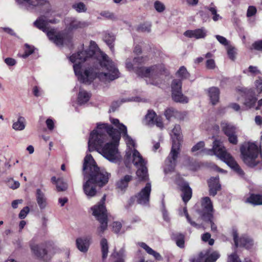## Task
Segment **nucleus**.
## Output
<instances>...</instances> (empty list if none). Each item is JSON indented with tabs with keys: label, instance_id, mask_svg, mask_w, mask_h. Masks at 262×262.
Returning a JSON list of instances; mask_svg holds the SVG:
<instances>
[{
	"label": "nucleus",
	"instance_id": "nucleus-1",
	"mask_svg": "<svg viewBox=\"0 0 262 262\" xmlns=\"http://www.w3.org/2000/svg\"><path fill=\"white\" fill-rule=\"evenodd\" d=\"M69 59L74 63L75 74L80 82L90 84L98 78L101 82L107 83L119 76L115 63L106 54L98 50L94 41H90L88 50L73 54Z\"/></svg>",
	"mask_w": 262,
	"mask_h": 262
},
{
	"label": "nucleus",
	"instance_id": "nucleus-2",
	"mask_svg": "<svg viewBox=\"0 0 262 262\" xmlns=\"http://www.w3.org/2000/svg\"><path fill=\"white\" fill-rule=\"evenodd\" d=\"M111 122L117 127L116 130L106 123H98L96 129L90 134L88 147L89 151L97 150L110 161L117 163L121 157L118 151V146L122 135L127 146L126 151L136 150L135 141L127 134L126 126L117 119L111 118Z\"/></svg>",
	"mask_w": 262,
	"mask_h": 262
},
{
	"label": "nucleus",
	"instance_id": "nucleus-3",
	"mask_svg": "<svg viewBox=\"0 0 262 262\" xmlns=\"http://www.w3.org/2000/svg\"><path fill=\"white\" fill-rule=\"evenodd\" d=\"M17 3L27 10L41 14L34 22V25L46 33L49 39L58 46L70 43L72 36L64 31L56 32L54 29H49V24H57L59 20L52 18L55 11L48 0H16Z\"/></svg>",
	"mask_w": 262,
	"mask_h": 262
},
{
	"label": "nucleus",
	"instance_id": "nucleus-4",
	"mask_svg": "<svg viewBox=\"0 0 262 262\" xmlns=\"http://www.w3.org/2000/svg\"><path fill=\"white\" fill-rule=\"evenodd\" d=\"M84 180L83 189L88 198L94 196L96 193V184L102 186L108 182L110 174L103 169L100 170L93 158L87 154L83 165Z\"/></svg>",
	"mask_w": 262,
	"mask_h": 262
},
{
	"label": "nucleus",
	"instance_id": "nucleus-5",
	"mask_svg": "<svg viewBox=\"0 0 262 262\" xmlns=\"http://www.w3.org/2000/svg\"><path fill=\"white\" fill-rule=\"evenodd\" d=\"M204 142L200 141L192 147L191 151L192 152H198L204 150L207 155L210 156L215 155L219 159L226 163L237 174L240 176L244 174V171L240 168L233 157L227 151L223 143L220 140H215L214 141L212 149H204Z\"/></svg>",
	"mask_w": 262,
	"mask_h": 262
},
{
	"label": "nucleus",
	"instance_id": "nucleus-6",
	"mask_svg": "<svg viewBox=\"0 0 262 262\" xmlns=\"http://www.w3.org/2000/svg\"><path fill=\"white\" fill-rule=\"evenodd\" d=\"M134 62L132 63L130 59L126 61V68L129 71H134L136 74L144 78L148 84L159 86L163 82V77L167 74V69L164 64L158 63L150 67H142L135 69Z\"/></svg>",
	"mask_w": 262,
	"mask_h": 262
},
{
	"label": "nucleus",
	"instance_id": "nucleus-7",
	"mask_svg": "<svg viewBox=\"0 0 262 262\" xmlns=\"http://www.w3.org/2000/svg\"><path fill=\"white\" fill-rule=\"evenodd\" d=\"M170 135L172 145L170 152L165 161L164 171L166 173L173 171L176 165L177 159L180 152V142L182 139L180 126L176 125Z\"/></svg>",
	"mask_w": 262,
	"mask_h": 262
},
{
	"label": "nucleus",
	"instance_id": "nucleus-8",
	"mask_svg": "<svg viewBox=\"0 0 262 262\" xmlns=\"http://www.w3.org/2000/svg\"><path fill=\"white\" fill-rule=\"evenodd\" d=\"M242 158L244 163L250 167H254L260 163L259 149L254 143H244L241 147Z\"/></svg>",
	"mask_w": 262,
	"mask_h": 262
},
{
	"label": "nucleus",
	"instance_id": "nucleus-9",
	"mask_svg": "<svg viewBox=\"0 0 262 262\" xmlns=\"http://www.w3.org/2000/svg\"><path fill=\"white\" fill-rule=\"evenodd\" d=\"M133 163L138 168L136 173L142 180H146L147 177V169L145 166L146 162L137 150L126 151L125 163Z\"/></svg>",
	"mask_w": 262,
	"mask_h": 262
},
{
	"label": "nucleus",
	"instance_id": "nucleus-10",
	"mask_svg": "<svg viewBox=\"0 0 262 262\" xmlns=\"http://www.w3.org/2000/svg\"><path fill=\"white\" fill-rule=\"evenodd\" d=\"M105 201V195H104L101 201L98 204L94 205L91 209L93 212V215L99 222L100 225L97 229V233L100 236H102L104 231L107 228V217L108 214L104 202Z\"/></svg>",
	"mask_w": 262,
	"mask_h": 262
},
{
	"label": "nucleus",
	"instance_id": "nucleus-11",
	"mask_svg": "<svg viewBox=\"0 0 262 262\" xmlns=\"http://www.w3.org/2000/svg\"><path fill=\"white\" fill-rule=\"evenodd\" d=\"M66 30L68 32L80 31L83 30L90 25L87 21L79 20L75 17H67L64 19Z\"/></svg>",
	"mask_w": 262,
	"mask_h": 262
},
{
	"label": "nucleus",
	"instance_id": "nucleus-12",
	"mask_svg": "<svg viewBox=\"0 0 262 262\" xmlns=\"http://www.w3.org/2000/svg\"><path fill=\"white\" fill-rule=\"evenodd\" d=\"M151 186L150 183H146L134 196L138 204L142 205H147L149 202Z\"/></svg>",
	"mask_w": 262,
	"mask_h": 262
},
{
	"label": "nucleus",
	"instance_id": "nucleus-13",
	"mask_svg": "<svg viewBox=\"0 0 262 262\" xmlns=\"http://www.w3.org/2000/svg\"><path fill=\"white\" fill-rule=\"evenodd\" d=\"M30 247L32 251L37 257L43 258L45 260H48L51 257V255L55 253L56 248H53L52 250H49L48 252L46 251L42 245H36L34 243H31Z\"/></svg>",
	"mask_w": 262,
	"mask_h": 262
},
{
	"label": "nucleus",
	"instance_id": "nucleus-14",
	"mask_svg": "<svg viewBox=\"0 0 262 262\" xmlns=\"http://www.w3.org/2000/svg\"><path fill=\"white\" fill-rule=\"evenodd\" d=\"M232 234L236 247L239 246L250 249L253 245V241L249 236L242 235L238 237L237 231L235 229L232 230Z\"/></svg>",
	"mask_w": 262,
	"mask_h": 262
},
{
	"label": "nucleus",
	"instance_id": "nucleus-15",
	"mask_svg": "<svg viewBox=\"0 0 262 262\" xmlns=\"http://www.w3.org/2000/svg\"><path fill=\"white\" fill-rule=\"evenodd\" d=\"M202 210L200 213L203 220H210L213 217V205L209 197H204L202 200Z\"/></svg>",
	"mask_w": 262,
	"mask_h": 262
},
{
	"label": "nucleus",
	"instance_id": "nucleus-16",
	"mask_svg": "<svg viewBox=\"0 0 262 262\" xmlns=\"http://www.w3.org/2000/svg\"><path fill=\"white\" fill-rule=\"evenodd\" d=\"M144 123L150 126L156 125L162 129L164 127L162 119L161 117L158 116L156 113L152 111H148L144 119Z\"/></svg>",
	"mask_w": 262,
	"mask_h": 262
},
{
	"label": "nucleus",
	"instance_id": "nucleus-17",
	"mask_svg": "<svg viewBox=\"0 0 262 262\" xmlns=\"http://www.w3.org/2000/svg\"><path fill=\"white\" fill-rule=\"evenodd\" d=\"M221 127L225 134L228 137L230 143L236 144L237 143V138L235 135V127L226 121H223L221 123Z\"/></svg>",
	"mask_w": 262,
	"mask_h": 262
},
{
	"label": "nucleus",
	"instance_id": "nucleus-18",
	"mask_svg": "<svg viewBox=\"0 0 262 262\" xmlns=\"http://www.w3.org/2000/svg\"><path fill=\"white\" fill-rule=\"evenodd\" d=\"M207 30L202 28L195 30H189L184 33V35L189 38H194L195 39L204 38L207 35Z\"/></svg>",
	"mask_w": 262,
	"mask_h": 262
},
{
	"label": "nucleus",
	"instance_id": "nucleus-19",
	"mask_svg": "<svg viewBox=\"0 0 262 262\" xmlns=\"http://www.w3.org/2000/svg\"><path fill=\"white\" fill-rule=\"evenodd\" d=\"M164 116L168 120H170L173 118L182 120L184 118V115L183 113L179 112L172 107L167 108L165 111Z\"/></svg>",
	"mask_w": 262,
	"mask_h": 262
},
{
	"label": "nucleus",
	"instance_id": "nucleus-20",
	"mask_svg": "<svg viewBox=\"0 0 262 262\" xmlns=\"http://www.w3.org/2000/svg\"><path fill=\"white\" fill-rule=\"evenodd\" d=\"M245 100L244 102V105L248 108H251L253 107L256 101L257 96L255 93H253L252 90H248L247 92L245 93Z\"/></svg>",
	"mask_w": 262,
	"mask_h": 262
},
{
	"label": "nucleus",
	"instance_id": "nucleus-21",
	"mask_svg": "<svg viewBox=\"0 0 262 262\" xmlns=\"http://www.w3.org/2000/svg\"><path fill=\"white\" fill-rule=\"evenodd\" d=\"M208 185L210 194L214 196L221 188L219 177L211 178L208 181Z\"/></svg>",
	"mask_w": 262,
	"mask_h": 262
},
{
	"label": "nucleus",
	"instance_id": "nucleus-22",
	"mask_svg": "<svg viewBox=\"0 0 262 262\" xmlns=\"http://www.w3.org/2000/svg\"><path fill=\"white\" fill-rule=\"evenodd\" d=\"M78 249L82 252H86L88 250L90 242V239L86 237L78 238L76 241Z\"/></svg>",
	"mask_w": 262,
	"mask_h": 262
},
{
	"label": "nucleus",
	"instance_id": "nucleus-23",
	"mask_svg": "<svg viewBox=\"0 0 262 262\" xmlns=\"http://www.w3.org/2000/svg\"><path fill=\"white\" fill-rule=\"evenodd\" d=\"M181 190L182 192L181 194L183 201L186 203L191 198L192 196V190L188 184L184 182L181 185H180Z\"/></svg>",
	"mask_w": 262,
	"mask_h": 262
},
{
	"label": "nucleus",
	"instance_id": "nucleus-24",
	"mask_svg": "<svg viewBox=\"0 0 262 262\" xmlns=\"http://www.w3.org/2000/svg\"><path fill=\"white\" fill-rule=\"evenodd\" d=\"M51 181L53 184L56 185L58 191H66L68 188V183L62 178L57 179L55 177H52Z\"/></svg>",
	"mask_w": 262,
	"mask_h": 262
},
{
	"label": "nucleus",
	"instance_id": "nucleus-25",
	"mask_svg": "<svg viewBox=\"0 0 262 262\" xmlns=\"http://www.w3.org/2000/svg\"><path fill=\"white\" fill-rule=\"evenodd\" d=\"M36 200L40 209H44L47 205V199L44 193L40 189L36 190Z\"/></svg>",
	"mask_w": 262,
	"mask_h": 262
},
{
	"label": "nucleus",
	"instance_id": "nucleus-26",
	"mask_svg": "<svg viewBox=\"0 0 262 262\" xmlns=\"http://www.w3.org/2000/svg\"><path fill=\"white\" fill-rule=\"evenodd\" d=\"M139 245L144 250H145V251L148 254L152 255L155 258V259L157 260H161L162 259V257L161 255L160 254V253L154 250L148 245H147L145 243H139Z\"/></svg>",
	"mask_w": 262,
	"mask_h": 262
},
{
	"label": "nucleus",
	"instance_id": "nucleus-27",
	"mask_svg": "<svg viewBox=\"0 0 262 262\" xmlns=\"http://www.w3.org/2000/svg\"><path fill=\"white\" fill-rule=\"evenodd\" d=\"M220 91L218 88L212 87L208 90V96L212 104H216L219 100Z\"/></svg>",
	"mask_w": 262,
	"mask_h": 262
},
{
	"label": "nucleus",
	"instance_id": "nucleus-28",
	"mask_svg": "<svg viewBox=\"0 0 262 262\" xmlns=\"http://www.w3.org/2000/svg\"><path fill=\"white\" fill-rule=\"evenodd\" d=\"M203 256L204 262H214L219 258L220 254L216 251L211 252L208 250L205 253L203 252Z\"/></svg>",
	"mask_w": 262,
	"mask_h": 262
},
{
	"label": "nucleus",
	"instance_id": "nucleus-29",
	"mask_svg": "<svg viewBox=\"0 0 262 262\" xmlns=\"http://www.w3.org/2000/svg\"><path fill=\"white\" fill-rule=\"evenodd\" d=\"M132 179V177L126 175L117 182V186L121 191H124L128 186V182Z\"/></svg>",
	"mask_w": 262,
	"mask_h": 262
},
{
	"label": "nucleus",
	"instance_id": "nucleus-30",
	"mask_svg": "<svg viewBox=\"0 0 262 262\" xmlns=\"http://www.w3.org/2000/svg\"><path fill=\"white\" fill-rule=\"evenodd\" d=\"M26 126L25 119L21 116H19L17 121H14L12 124V128L16 131L23 130Z\"/></svg>",
	"mask_w": 262,
	"mask_h": 262
},
{
	"label": "nucleus",
	"instance_id": "nucleus-31",
	"mask_svg": "<svg viewBox=\"0 0 262 262\" xmlns=\"http://www.w3.org/2000/svg\"><path fill=\"white\" fill-rule=\"evenodd\" d=\"M90 94L84 90H80L78 95V103L81 105L86 103L90 98Z\"/></svg>",
	"mask_w": 262,
	"mask_h": 262
},
{
	"label": "nucleus",
	"instance_id": "nucleus-32",
	"mask_svg": "<svg viewBox=\"0 0 262 262\" xmlns=\"http://www.w3.org/2000/svg\"><path fill=\"white\" fill-rule=\"evenodd\" d=\"M171 95L172 99L176 102L187 103L188 101V98L182 94V91L173 92Z\"/></svg>",
	"mask_w": 262,
	"mask_h": 262
},
{
	"label": "nucleus",
	"instance_id": "nucleus-33",
	"mask_svg": "<svg viewBox=\"0 0 262 262\" xmlns=\"http://www.w3.org/2000/svg\"><path fill=\"white\" fill-rule=\"evenodd\" d=\"M205 9L211 13L213 16L212 19L214 21H217L222 19V17L217 13V9L214 4L211 3L209 6H206Z\"/></svg>",
	"mask_w": 262,
	"mask_h": 262
},
{
	"label": "nucleus",
	"instance_id": "nucleus-34",
	"mask_svg": "<svg viewBox=\"0 0 262 262\" xmlns=\"http://www.w3.org/2000/svg\"><path fill=\"white\" fill-rule=\"evenodd\" d=\"M247 202L255 205H262V195L252 194L247 199Z\"/></svg>",
	"mask_w": 262,
	"mask_h": 262
},
{
	"label": "nucleus",
	"instance_id": "nucleus-35",
	"mask_svg": "<svg viewBox=\"0 0 262 262\" xmlns=\"http://www.w3.org/2000/svg\"><path fill=\"white\" fill-rule=\"evenodd\" d=\"M103 39L107 45L110 47L111 50H113L114 46L113 42L115 40V36L114 34L110 33L105 34Z\"/></svg>",
	"mask_w": 262,
	"mask_h": 262
},
{
	"label": "nucleus",
	"instance_id": "nucleus-36",
	"mask_svg": "<svg viewBox=\"0 0 262 262\" xmlns=\"http://www.w3.org/2000/svg\"><path fill=\"white\" fill-rule=\"evenodd\" d=\"M176 76L177 77L180 78L178 80H181L182 81L184 79H187L189 77V74L187 72L186 69L183 66L180 67L177 71Z\"/></svg>",
	"mask_w": 262,
	"mask_h": 262
},
{
	"label": "nucleus",
	"instance_id": "nucleus-37",
	"mask_svg": "<svg viewBox=\"0 0 262 262\" xmlns=\"http://www.w3.org/2000/svg\"><path fill=\"white\" fill-rule=\"evenodd\" d=\"M100 245L102 258L104 259L107 257L108 254V246L107 240L104 238H102L100 242Z\"/></svg>",
	"mask_w": 262,
	"mask_h": 262
},
{
	"label": "nucleus",
	"instance_id": "nucleus-38",
	"mask_svg": "<svg viewBox=\"0 0 262 262\" xmlns=\"http://www.w3.org/2000/svg\"><path fill=\"white\" fill-rule=\"evenodd\" d=\"M153 6L156 11L158 13H163L166 10L164 3L159 0L155 1Z\"/></svg>",
	"mask_w": 262,
	"mask_h": 262
},
{
	"label": "nucleus",
	"instance_id": "nucleus-39",
	"mask_svg": "<svg viewBox=\"0 0 262 262\" xmlns=\"http://www.w3.org/2000/svg\"><path fill=\"white\" fill-rule=\"evenodd\" d=\"M171 93L177 91H182V81L178 79H174L171 85Z\"/></svg>",
	"mask_w": 262,
	"mask_h": 262
},
{
	"label": "nucleus",
	"instance_id": "nucleus-40",
	"mask_svg": "<svg viewBox=\"0 0 262 262\" xmlns=\"http://www.w3.org/2000/svg\"><path fill=\"white\" fill-rule=\"evenodd\" d=\"M72 8L78 13L85 12L87 8L85 5L81 2L76 3L72 5Z\"/></svg>",
	"mask_w": 262,
	"mask_h": 262
},
{
	"label": "nucleus",
	"instance_id": "nucleus-41",
	"mask_svg": "<svg viewBox=\"0 0 262 262\" xmlns=\"http://www.w3.org/2000/svg\"><path fill=\"white\" fill-rule=\"evenodd\" d=\"M255 90L253 91V93H255L256 96L262 93V79L259 78L254 82Z\"/></svg>",
	"mask_w": 262,
	"mask_h": 262
},
{
	"label": "nucleus",
	"instance_id": "nucleus-42",
	"mask_svg": "<svg viewBox=\"0 0 262 262\" xmlns=\"http://www.w3.org/2000/svg\"><path fill=\"white\" fill-rule=\"evenodd\" d=\"M174 238L178 247L180 248L184 247V236L183 234H177Z\"/></svg>",
	"mask_w": 262,
	"mask_h": 262
},
{
	"label": "nucleus",
	"instance_id": "nucleus-43",
	"mask_svg": "<svg viewBox=\"0 0 262 262\" xmlns=\"http://www.w3.org/2000/svg\"><path fill=\"white\" fill-rule=\"evenodd\" d=\"M179 214L181 215V216H185L187 220V221L193 226L194 227H197L198 228L199 227V225L196 224L195 222H192L190 220V217L189 216V215H188V213L187 212V209H186V207H184L183 208V211H180L179 212Z\"/></svg>",
	"mask_w": 262,
	"mask_h": 262
},
{
	"label": "nucleus",
	"instance_id": "nucleus-44",
	"mask_svg": "<svg viewBox=\"0 0 262 262\" xmlns=\"http://www.w3.org/2000/svg\"><path fill=\"white\" fill-rule=\"evenodd\" d=\"M133 61L136 64H145L148 61V58L147 56H141L135 57Z\"/></svg>",
	"mask_w": 262,
	"mask_h": 262
},
{
	"label": "nucleus",
	"instance_id": "nucleus-45",
	"mask_svg": "<svg viewBox=\"0 0 262 262\" xmlns=\"http://www.w3.org/2000/svg\"><path fill=\"white\" fill-rule=\"evenodd\" d=\"M25 53L22 55V57L23 58H26L28 56H29L30 55L33 53L34 51V48L33 47L30 46L28 45V44H26L25 46Z\"/></svg>",
	"mask_w": 262,
	"mask_h": 262
},
{
	"label": "nucleus",
	"instance_id": "nucleus-46",
	"mask_svg": "<svg viewBox=\"0 0 262 262\" xmlns=\"http://www.w3.org/2000/svg\"><path fill=\"white\" fill-rule=\"evenodd\" d=\"M245 73H250V75L252 76H255L260 74V71L258 70L256 67L250 66H249L248 70L247 72L244 71Z\"/></svg>",
	"mask_w": 262,
	"mask_h": 262
},
{
	"label": "nucleus",
	"instance_id": "nucleus-47",
	"mask_svg": "<svg viewBox=\"0 0 262 262\" xmlns=\"http://www.w3.org/2000/svg\"><path fill=\"white\" fill-rule=\"evenodd\" d=\"M139 30L142 32H149L151 29V24L150 23H144L141 25L139 28Z\"/></svg>",
	"mask_w": 262,
	"mask_h": 262
},
{
	"label": "nucleus",
	"instance_id": "nucleus-48",
	"mask_svg": "<svg viewBox=\"0 0 262 262\" xmlns=\"http://www.w3.org/2000/svg\"><path fill=\"white\" fill-rule=\"evenodd\" d=\"M211 235L209 233H206L202 235V239L204 242L208 241V243L210 245H213L214 244V240L211 238Z\"/></svg>",
	"mask_w": 262,
	"mask_h": 262
},
{
	"label": "nucleus",
	"instance_id": "nucleus-49",
	"mask_svg": "<svg viewBox=\"0 0 262 262\" xmlns=\"http://www.w3.org/2000/svg\"><path fill=\"white\" fill-rule=\"evenodd\" d=\"M30 211V209L29 207L26 206L24 207L23 209H21L18 214V217L20 219H25L27 214L29 213Z\"/></svg>",
	"mask_w": 262,
	"mask_h": 262
},
{
	"label": "nucleus",
	"instance_id": "nucleus-50",
	"mask_svg": "<svg viewBox=\"0 0 262 262\" xmlns=\"http://www.w3.org/2000/svg\"><path fill=\"white\" fill-rule=\"evenodd\" d=\"M227 53L229 57L234 60L235 57L236 50L235 49L232 47H228L227 48Z\"/></svg>",
	"mask_w": 262,
	"mask_h": 262
},
{
	"label": "nucleus",
	"instance_id": "nucleus-51",
	"mask_svg": "<svg viewBox=\"0 0 262 262\" xmlns=\"http://www.w3.org/2000/svg\"><path fill=\"white\" fill-rule=\"evenodd\" d=\"M257 12V9L255 7L250 6L248 7L247 11V16L248 17L254 16Z\"/></svg>",
	"mask_w": 262,
	"mask_h": 262
},
{
	"label": "nucleus",
	"instance_id": "nucleus-52",
	"mask_svg": "<svg viewBox=\"0 0 262 262\" xmlns=\"http://www.w3.org/2000/svg\"><path fill=\"white\" fill-rule=\"evenodd\" d=\"M8 185L9 187L13 189H15L18 188L20 184L18 181L11 180L8 181Z\"/></svg>",
	"mask_w": 262,
	"mask_h": 262
},
{
	"label": "nucleus",
	"instance_id": "nucleus-53",
	"mask_svg": "<svg viewBox=\"0 0 262 262\" xmlns=\"http://www.w3.org/2000/svg\"><path fill=\"white\" fill-rule=\"evenodd\" d=\"M228 262H241L238 256L235 253H232L229 255Z\"/></svg>",
	"mask_w": 262,
	"mask_h": 262
},
{
	"label": "nucleus",
	"instance_id": "nucleus-54",
	"mask_svg": "<svg viewBox=\"0 0 262 262\" xmlns=\"http://www.w3.org/2000/svg\"><path fill=\"white\" fill-rule=\"evenodd\" d=\"M206 67L209 69H214L215 68V63L213 59H208L206 63Z\"/></svg>",
	"mask_w": 262,
	"mask_h": 262
},
{
	"label": "nucleus",
	"instance_id": "nucleus-55",
	"mask_svg": "<svg viewBox=\"0 0 262 262\" xmlns=\"http://www.w3.org/2000/svg\"><path fill=\"white\" fill-rule=\"evenodd\" d=\"M215 38L222 45L224 46H227L228 45V41L225 37L222 36L216 35H215Z\"/></svg>",
	"mask_w": 262,
	"mask_h": 262
},
{
	"label": "nucleus",
	"instance_id": "nucleus-56",
	"mask_svg": "<svg viewBox=\"0 0 262 262\" xmlns=\"http://www.w3.org/2000/svg\"><path fill=\"white\" fill-rule=\"evenodd\" d=\"M33 93L35 96L39 97L42 94V91L39 87L35 86L33 88Z\"/></svg>",
	"mask_w": 262,
	"mask_h": 262
},
{
	"label": "nucleus",
	"instance_id": "nucleus-57",
	"mask_svg": "<svg viewBox=\"0 0 262 262\" xmlns=\"http://www.w3.org/2000/svg\"><path fill=\"white\" fill-rule=\"evenodd\" d=\"M122 225L120 222H115L113 224V229L114 232L118 233L120 231Z\"/></svg>",
	"mask_w": 262,
	"mask_h": 262
},
{
	"label": "nucleus",
	"instance_id": "nucleus-58",
	"mask_svg": "<svg viewBox=\"0 0 262 262\" xmlns=\"http://www.w3.org/2000/svg\"><path fill=\"white\" fill-rule=\"evenodd\" d=\"M5 62L9 66H14L16 61V60L12 58H6L5 59Z\"/></svg>",
	"mask_w": 262,
	"mask_h": 262
},
{
	"label": "nucleus",
	"instance_id": "nucleus-59",
	"mask_svg": "<svg viewBox=\"0 0 262 262\" xmlns=\"http://www.w3.org/2000/svg\"><path fill=\"white\" fill-rule=\"evenodd\" d=\"M253 47L257 50H262V40L255 41L253 44Z\"/></svg>",
	"mask_w": 262,
	"mask_h": 262
},
{
	"label": "nucleus",
	"instance_id": "nucleus-60",
	"mask_svg": "<svg viewBox=\"0 0 262 262\" xmlns=\"http://www.w3.org/2000/svg\"><path fill=\"white\" fill-rule=\"evenodd\" d=\"M186 4L188 6H196L199 2V0H185Z\"/></svg>",
	"mask_w": 262,
	"mask_h": 262
},
{
	"label": "nucleus",
	"instance_id": "nucleus-61",
	"mask_svg": "<svg viewBox=\"0 0 262 262\" xmlns=\"http://www.w3.org/2000/svg\"><path fill=\"white\" fill-rule=\"evenodd\" d=\"M47 126L49 129L53 130L54 127V122L51 119H48L46 120Z\"/></svg>",
	"mask_w": 262,
	"mask_h": 262
},
{
	"label": "nucleus",
	"instance_id": "nucleus-62",
	"mask_svg": "<svg viewBox=\"0 0 262 262\" xmlns=\"http://www.w3.org/2000/svg\"><path fill=\"white\" fill-rule=\"evenodd\" d=\"M204 258L203 256V252H201L199 256L196 258H194L192 259V262H204Z\"/></svg>",
	"mask_w": 262,
	"mask_h": 262
},
{
	"label": "nucleus",
	"instance_id": "nucleus-63",
	"mask_svg": "<svg viewBox=\"0 0 262 262\" xmlns=\"http://www.w3.org/2000/svg\"><path fill=\"white\" fill-rule=\"evenodd\" d=\"M101 15L108 18H112L114 17V14L108 11L101 12Z\"/></svg>",
	"mask_w": 262,
	"mask_h": 262
},
{
	"label": "nucleus",
	"instance_id": "nucleus-64",
	"mask_svg": "<svg viewBox=\"0 0 262 262\" xmlns=\"http://www.w3.org/2000/svg\"><path fill=\"white\" fill-rule=\"evenodd\" d=\"M23 203V200H16L12 202V207L14 209H16L18 207V205Z\"/></svg>",
	"mask_w": 262,
	"mask_h": 262
}]
</instances>
